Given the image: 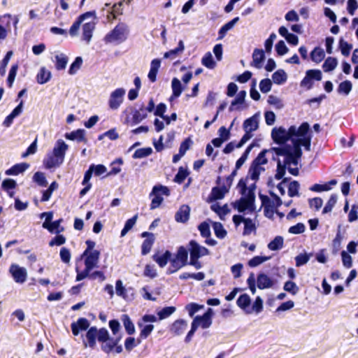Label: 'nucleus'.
Wrapping results in <instances>:
<instances>
[{
  "instance_id": "4be33fe9",
  "label": "nucleus",
  "mask_w": 358,
  "mask_h": 358,
  "mask_svg": "<svg viewBox=\"0 0 358 358\" xmlns=\"http://www.w3.org/2000/svg\"><path fill=\"white\" fill-rule=\"evenodd\" d=\"M264 171L265 169L262 165L255 164V163L252 162L250 167L248 175L252 180L256 181L259 179L260 173Z\"/></svg>"
},
{
  "instance_id": "49530a36",
  "label": "nucleus",
  "mask_w": 358,
  "mask_h": 358,
  "mask_svg": "<svg viewBox=\"0 0 358 358\" xmlns=\"http://www.w3.org/2000/svg\"><path fill=\"white\" fill-rule=\"evenodd\" d=\"M271 257L266 256H255L248 262V266L250 267H256L264 262L269 260Z\"/></svg>"
},
{
  "instance_id": "a19ab883",
  "label": "nucleus",
  "mask_w": 358,
  "mask_h": 358,
  "mask_svg": "<svg viewBox=\"0 0 358 358\" xmlns=\"http://www.w3.org/2000/svg\"><path fill=\"white\" fill-rule=\"evenodd\" d=\"M324 52L320 48H315L310 53L311 59L316 62L320 63L324 57Z\"/></svg>"
},
{
  "instance_id": "7ed1b4c3",
  "label": "nucleus",
  "mask_w": 358,
  "mask_h": 358,
  "mask_svg": "<svg viewBox=\"0 0 358 358\" xmlns=\"http://www.w3.org/2000/svg\"><path fill=\"white\" fill-rule=\"evenodd\" d=\"M129 32V27L125 23H119L104 37L106 43L120 44L125 41Z\"/></svg>"
},
{
  "instance_id": "0e129e2a",
  "label": "nucleus",
  "mask_w": 358,
  "mask_h": 358,
  "mask_svg": "<svg viewBox=\"0 0 358 358\" xmlns=\"http://www.w3.org/2000/svg\"><path fill=\"white\" fill-rule=\"evenodd\" d=\"M196 319H199V326H201L203 329L208 328L211 324V319L208 317V315H203V316H196Z\"/></svg>"
},
{
  "instance_id": "c756f323",
  "label": "nucleus",
  "mask_w": 358,
  "mask_h": 358,
  "mask_svg": "<svg viewBox=\"0 0 358 358\" xmlns=\"http://www.w3.org/2000/svg\"><path fill=\"white\" fill-rule=\"evenodd\" d=\"M287 79V73L282 69L276 71L272 75V80L275 84L282 85L286 82Z\"/></svg>"
},
{
  "instance_id": "bb28decb",
  "label": "nucleus",
  "mask_w": 358,
  "mask_h": 358,
  "mask_svg": "<svg viewBox=\"0 0 358 358\" xmlns=\"http://www.w3.org/2000/svg\"><path fill=\"white\" fill-rule=\"evenodd\" d=\"M120 340V337L115 339L107 338L106 341L102 342L101 349L106 353L110 352L118 343Z\"/></svg>"
},
{
  "instance_id": "603ef678",
  "label": "nucleus",
  "mask_w": 358,
  "mask_h": 358,
  "mask_svg": "<svg viewBox=\"0 0 358 358\" xmlns=\"http://www.w3.org/2000/svg\"><path fill=\"white\" fill-rule=\"evenodd\" d=\"M244 231L243 235H250L252 231H255V224L253 221L250 218H246L243 220Z\"/></svg>"
},
{
  "instance_id": "7c9ffc66",
  "label": "nucleus",
  "mask_w": 358,
  "mask_h": 358,
  "mask_svg": "<svg viewBox=\"0 0 358 358\" xmlns=\"http://www.w3.org/2000/svg\"><path fill=\"white\" fill-rule=\"evenodd\" d=\"M245 96L246 92L244 90L240 91L236 95L235 99L231 102V106L229 108V111H233L234 110L238 109V108H236V106L243 103Z\"/></svg>"
},
{
  "instance_id": "f704fd0d",
  "label": "nucleus",
  "mask_w": 358,
  "mask_h": 358,
  "mask_svg": "<svg viewBox=\"0 0 358 358\" xmlns=\"http://www.w3.org/2000/svg\"><path fill=\"white\" fill-rule=\"evenodd\" d=\"M188 251V248L186 249L183 246H180L178 248L175 257L180 262L186 265L187 264Z\"/></svg>"
},
{
  "instance_id": "4d7b16f0",
  "label": "nucleus",
  "mask_w": 358,
  "mask_h": 358,
  "mask_svg": "<svg viewBox=\"0 0 358 358\" xmlns=\"http://www.w3.org/2000/svg\"><path fill=\"white\" fill-rule=\"evenodd\" d=\"M352 83L349 80H345L340 83L338 88V92L339 93H344L345 95H348L352 90Z\"/></svg>"
},
{
  "instance_id": "1a4fd4ad",
  "label": "nucleus",
  "mask_w": 358,
  "mask_h": 358,
  "mask_svg": "<svg viewBox=\"0 0 358 358\" xmlns=\"http://www.w3.org/2000/svg\"><path fill=\"white\" fill-rule=\"evenodd\" d=\"M243 196L236 203V207L239 212H243L247 209H250L255 201V192L252 190L248 191L247 195H243Z\"/></svg>"
},
{
  "instance_id": "de8ad7c7",
  "label": "nucleus",
  "mask_w": 358,
  "mask_h": 358,
  "mask_svg": "<svg viewBox=\"0 0 358 358\" xmlns=\"http://www.w3.org/2000/svg\"><path fill=\"white\" fill-rule=\"evenodd\" d=\"M253 146H254L253 144H250L245 149V150L243 152V154L242 155V156L236 161V169H239L243 166V164L245 162V161L247 160V159L248 157V155H249L250 152H251Z\"/></svg>"
},
{
  "instance_id": "f3484780",
  "label": "nucleus",
  "mask_w": 358,
  "mask_h": 358,
  "mask_svg": "<svg viewBox=\"0 0 358 358\" xmlns=\"http://www.w3.org/2000/svg\"><path fill=\"white\" fill-rule=\"evenodd\" d=\"M187 327V322L184 320H176L171 327V331L173 332L175 335L179 336L186 330Z\"/></svg>"
},
{
  "instance_id": "774afa93",
  "label": "nucleus",
  "mask_w": 358,
  "mask_h": 358,
  "mask_svg": "<svg viewBox=\"0 0 358 358\" xmlns=\"http://www.w3.org/2000/svg\"><path fill=\"white\" fill-rule=\"evenodd\" d=\"M152 194H160L161 196H169L170 194V191L167 187L159 185L153 187Z\"/></svg>"
},
{
  "instance_id": "e2e57ef3",
  "label": "nucleus",
  "mask_w": 358,
  "mask_h": 358,
  "mask_svg": "<svg viewBox=\"0 0 358 358\" xmlns=\"http://www.w3.org/2000/svg\"><path fill=\"white\" fill-rule=\"evenodd\" d=\"M309 130V124L307 122H303L299 128H296V132L293 136L303 137L306 136V134Z\"/></svg>"
},
{
  "instance_id": "864d4df0",
  "label": "nucleus",
  "mask_w": 358,
  "mask_h": 358,
  "mask_svg": "<svg viewBox=\"0 0 358 358\" xmlns=\"http://www.w3.org/2000/svg\"><path fill=\"white\" fill-rule=\"evenodd\" d=\"M83 64V59L80 57H77L75 61L71 64L69 73L70 75H74L80 69Z\"/></svg>"
},
{
  "instance_id": "69168bd1",
  "label": "nucleus",
  "mask_w": 358,
  "mask_h": 358,
  "mask_svg": "<svg viewBox=\"0 0 358 358\" xmlns=\"http://www.w3.org/2000/svg\"><path fill=\"white\" fill-rule=\"evenodd\" d=\"M34 180L40 186L45 187L47 185V180L43 173L36 172L34 175Z\"/></svg>"
},
{
  "instance_id": "6ab92c4d",
  "label": "nucleus",
  "mask_w": 358,
  "mask_h": 358,
  "mask_svg": "<svg viewBox=\"0 0 358 358\" xmlns=\"http://www.w3.org/2000/svg\"><path fill=\"white\" fill-rule=\"evenodd\" d=\"M85 131L84 129H77L76 131H73L70 133H66L65 134L66 138L71 141H76L78 142H85L86 143L87 140L85 136Z\"/></svg>"
},
{
  "instance_id": "a878e982",
  "label": "nucleus",
  "mask_w": 358,
  "mask_h": 358,
  "mask_svg": "<svg viewBox=\"0 0 358 358\" xmlns=\"http://www.w3.org/2000/svg\"><path fill=\"white\" fill-rule=\"evenodd\" d=\"M238 20H239V17H236L234 18L232 20L226 23L224 25H223L219 30L218 39H220V40L222 39L227 34V31H229L230 29H231Z\"/></svg>"
},
{
  "instance_id": "37998d69",
  "label": "nucleus",
  "mask_w": 358,
  "mask_h": 358,
  "mask_svg": "<svg viewBox=\"0 0 358 358\" xmlns=\"http://www.w3.org/2000/svg\"><path fill=\"white\" fill-rule=\"evenodd\" d=\"M148 115L145 109L141 107L139 110H136L132 117L133 122L136 124L141 122L142 120L147 117Z\"/></svg>"
},
{
  "instance_id": "13d9d810",
  "label": "nucleus",
  "mask_w": 358,
  "mask_h": 358,
  "mask_svg": "<svg viewBox=\"0 0 358 358\" xmlns=\"http://www.w3.org/2000/svg\"><path fill=\"white\" fill-rule=\"evenodd\" d=\"M150 148H140L135 151L133 157L134 159H141L149 156L152 153Z\"/></svg>"
},
{
  "instance_id": "423d86ee",
  "label": "nucleus",
  "mask_w": 358,
  "mask_h": 358,
  "mask_svg": "<svg viewBox=\"0 0 358 358\" xmlns=\"http://www.w3.org/2000/svg\"><path fill=\"white\" fill-rule=\"evenodd\" d=\"M8 273L15 282L23 284L26 282L28 276L27 270L19 264L13 263L8 268Z\"/></svg>"
},
{
  "instance_id": "393cba45",
  "label": "nucleus",
  "mask_w": 358,
  "mask_h": 358,
  "mask_svg": "<svg viewBox=\"0 0 358 358\" xmlns=\"http://www.w3.org/2000/svg\"><path fill=\"white\" fill-rule=\"evenodd\" d=\"M171 88L173 91V94L170 97V100H172L174 98H178V96H180L183 90L181 82L176 78H173L172 79Z\"/></svg>"
},
{
  "instance_id": "20e7f679",
  "label": "nucleus",
  "mask_w": 358,
  "mask_h": 358,
  "mask_svg": "<svg viewBox=\"0 0 358 358\" xmlns=\"http://www.w3.org/2000/svg\"><path fill=\"white\" fill-rule=\"evenodd\" d=\"M188 250L190 254L189 264L194 266L196 269L201 268V264L199 259L208 255L209 250L206 248L199 245L196 241L192 240L188 244Z\"/></svg>"
},
{
  "instance_id": "6e6d98bb",
  "label": "nucleus",
  "mask_w": 358,
  "mask_h": 358,
  "mask_svg": "<svg viewBox=\"0 0 358 358\" xmlns=\"http://www.w3.org/2000/svg\"><path fill=\"white\" fill-rule=\"evenodd\" d=\"M300 185L299 182L294 180L288 186V194L290 197L299 196V189Z\"/></svg>"
},
{
  "instance_id": "dca6fc26",
  "label": "nucleus",
  "mask_w": 358,
  "mask_h": 358,
  "mask_svg": "<svg viewBox=\"0 0 358 358\" xmlns=\"http://www.w3.org/2000/svg\"><path fill=\"white\" fill-rule=\"evenodd\" d=\"M265 59V55L263 50L255 49L252 54V66L257 69H261L262 67V62Z\"/></svg>"
},
{
  "instance_id": "8fccbe9b",
  "label": "nucleus",
  "mask_w": 358,
  "mask_h": 358,
  "mask_svg": "<svg viewBox=\"0 0 358 358\" xmlns=\"http://www.w3.org/2000/svg\"><path fill=\"white\" fill-rule=\"evenodd\" d=\"M137 218H138V215H135L133 217L129 219L126 222L124 227L121 231L122 237L124 236L127 234V232L133 228V227L134 226V224L136 222Z\"/></svg>"
},
{
  "instance_id": "72a5a7b5",
  "label": "nucleus",
  "mask_w": 358,
  "mask_h": 358,
  "mask_svg": "<svg viewBox=\"0 0 358 358\" xmlns=\"http://www.w3.org/2000/svg\"><path fill=\"white\" fill-rule=\"evenodd\" d=\"M283 243V238L278 236L268 244V248L273 251L278 250L282 248Z\"/></svg>"
},
{
  "instance_id": "f257e3e1",
  "label": "nucleus",
  "mask_w": 358,
  "mask_h": 358,
  "mask_svg": "<svg viewBox=\"0 0 358 358\" xmlns=\"http://www.w3.org/2000/svg\"><path fill=\"white\" fill-rule=\"evenodd\" d=\"M310 136H306L300 137L298 139H293L292 141V146L285 145L281 148H273L276 155L280 157L278 159L276 179L280 180L282 178L285 174L286 169L293 176L299 174L297 165L302 155L301 146H304L306 150H310Z\"/></svg>"
},
{
  "instance_id": "5701e85b",
  "label": "nucleus",
  "mask_w": 358,
  "mask_h": 358,
  "mask_svg": "<svg viewBox=\"0 0 358 358\" xmlns=\"http://www.w3.org/2000/svg\"><path fill=\"white\" fill-rule=\"evenodd\" d=\"M172 255L171 252L169 250H166L164 253L162 255H153V260L158 264V265L163 268L166 264L168 261L171 259Z\"/></svg>"
},
{
  "instance_id": "412c9836",
  "label": "nucleus",
  "mask_w": 358,
  "mask_h": 358,
  "mask_svg": "<svg viewBox=\"0 0 358 358\" xmlns=\"http://www.w3.org/2000/svg\"><path fill=\"white\" fill-rule=\"evenodd\" d=\"M337 184V181L336 180H331L327 183L324 184H315L313 186H311L309 189L313 192H326L329 191L331 189V187L334 185H336Z\"/></svg>"
},
{
  "instance_id": "9b49d317",
  "label": "nucleus",
  "mask_w": 358,
  "mask_h": 358,
  "mask_svg": "<svg viewBox=\"0 0 358 358\" xmlns=\"http://www.w3.org/2000/svg\"><path fill=\"white\" fill-rule=\"evenodd\" d=\"M68 148V145L63 140L59 139L56 141L52 153L64 161Z\"/></svg>"
},
{
  "instance_id": "c9c22d12",
  "label": "nucleus",
  "mask_w": 358,
  "mask_h": 358,
  "mask_svg": "<svg viewBox=\"0 0 358 358\" xmlns=\"http://www.w3.org/2000/svg\"><path fill=\"white\" fill-rule=\"evenodd\" d=\"M215 236L220 239L224 238L227 235V231L220 222H211Z\"/></svg>"
},
{
  "instance_id": "f03ea898",
  "label": "nucleus",
  "mask_w": 358,
  "mask_h": 358,
  "mask_svg": "<svg viewBox=\"0 0 358 358\" xmlns=\"http://www.w3.org/2000/svg\"><path fill=\"white\" fill-rule=\"evenodd\" d=\"M95 12L90 11L80 15L73 22L69 29L72 37L78 36L82 25V39L87 44L90 42L92 33L95 29Z\"/></svg>"
},
{
  "instance_id": "f8f14e48",
  "label": "nucleus",
  "mask_w": 358,
  "mask_h": 358,
  "mask_svg": "<svg viewBox=\"0 0 358 358\" xmlns=\"http://www.w3.org/2000/svg\"><path fill=\"white\" fill-rule=\"evenodd\" d=\"M72 333L74 336H78L80 331H85L90 327V322L86 318H79L77 322H73L71 325Z\"/></svg>"
},
{
  "instance_id": "338daca9",
  "label": "nucleus",
  "mask_w": 358,
  "mask_h": 358,
  "mask_svg": "<svg viewBox=\"0 0 358 358\" xmlns=\"http://www.w3.org/2000/svg\"><path fill=\"white\" fill-rule=\"evenodd\" d=\"M199 230L200 231L201 235L204 238H208L210 236V225L206 222L199 224Z\"/></svg>"
},
{
  "instance_id": "cd10ccee",
  "label": "nucleus",
  "mask_w": 358,
  "mask_h": 358,
  "mask_svg": "<svg viewBox=\"0 0 358 358\" xmlns=\"http://www.w3.org/2000/svg\"><path fill=\"white\" fill-rule=\"evenodd\" d=\"M258 128V120L255 116H252L246 120L243 123V129L245 131L252 132Z\"/></svg>"
},
{
  "instance_id": "2f4dec72",
  "label": "nucleus",
  "mask_w": 358,
  "mask_h": 358,
  "mask_svg": "<svg viewBox=\"0 0 358 358\" xmlns=\"http://www.w3.org/2000/svg\"><path fill=\"white\" fill-rule=\"evenodd\" d=\"M55 66L57 70H63L66 68L68 63V57L64 53H59L55 55Z\"/></svg>"
},
{
  "instance_id": "052dcab7",
  "label": "nucleus",
  "mask_w": 358,
  "mask_h": 358,
  "mask_svg": "<svg viewBox=\"0 0 358 358\" xmlns=\"http://www.w3.org/2000/svg\"><path fill=\"white\" fill-rule=\"evenodd\" d=\"M339 45L342 55H344L345 57L349 56L350 50L352 48V44L348 43L343 39H341Z\"/></svg>"
},
{
  "instance_id": "58836bf2",
  "label": "nucleus",
  "mask_w": 358,
  "mask_h": 358,
  "mask_svg": "<svg viewBox=\"0 0 358 358\" xmlns=\"http://www.w3.org/2000/svg\"><path fill=\"white\" fill-rule=\"evenodd\" d=\"M273 148H271L269 150H262L258 155V156L254 159V161L252 162L255 163V164L262 165V166L266 164L268 162V159L266 157V154L268 152H273V151L275 152Z\"/></svg>"
},
{
  "instance_id": "e433bc0d",
  "label": "nucleus",
  "mask_w": 358,
  "mask_h": 358,
  "mask_svg": "<svg viewBox=\"0 0 358 358\" xmlns=\"http://www.w3.org/2000/svg\"><path fill=\"white\" fill-rule=\"evenodd\" d=\"M201 63L208 69H213L215 67L216 63L213 59V55L210 52H208L203 57Z\"/></svg>"
},
{
  "instance_id": "0eeeda50",
  "label": "nucleus",
  "mask_w": 358,
  "mask_h": 358,
  "mask_svg": "<svg viewBox=\"0 0 358 358\" xmlns=\"http://www.w3.org/2000/svg\"><path fill=\"white\" fill-rule=\"evenodd\" d=\"M99 256L100 252L98 250H94L90 252L89 250L84 251L82 257H85V266L87 271H91L93 268L98 266Z\"/></svg>"
},
{
  "instance_id": "c85d7f7f",
  "label": "nucleus",
  "mask_w": 358,
  "mask_h": 358,
  "mask_svg": "<svg viewBox=\"0 0 358 358\" xmlns=\"http://www.w3.org/2000/svg\"><path fill=\"white\" fill-rule=\"evenodd\" d=\"M210 208L219 215L221 220H224V216L230 212V209L227 204L220 206L218 203H215L210 206Z\"/></svg>"
},
{
  "instance_id": "ea45409f",
  "label": "nucleus",
  "mask_w": 358,
  "mask_h": 358,
  "mask_svg": "<svg viewBox=\"0 0 358 358\" xmlns=\"http://www.w3.org/2000/svg\"><path fill=\"white\" fill-rule=\"evenodd\" d=\"M338 62L334 57H328L324 62L322 67L325 72L333 71L337 66Z\"/></svg>"
},
{
  "instance_id": "5fc2aeb1",
  "label": "nucleus",
  "mask_w": 358,
  "mask_h": 358,
  "mask_svg": "<svg viewBox=\"0 0 358 358\" xmlns=\"http://www.w3.org/2000/svg\"><path fill=\"white\" fill-rule=\"evenodd\" d=\"M263 309V300L260 296H257L252 304V308L250 310H247L248 313H252V312H255L256 313H260Z\"/></svg>"
},
{
  "instance_id": "09e8293b",
  "label": "nucleus",
  "mask_w": 358,
  "mask_h": 358,
  "mask_svg": "<svg viewBox=\"0 0 358 358\" xmlns=\"http://www.w3.org/2000/svg\"><path fill=\"white\" fill-rule=\"evenodd\" d=\"M150 197H152L150 204L151 210H154L158 208L164 200L160 194H152V191L150 194Z\"/></svg>"
},
{
  "instance_id": "c03bdc74",
  "label": "nucleus",
  "mask_w": 358,
  "mask_h": 358,
  "mask_svg": "<svg viewBox=\"0 0 358 358\" xmlns=\"http://www.w3.org/2000/svg\"><path fill=\"white\" fill-rule=\"evenodd\" d=\"M313 256L312 253H301L295 257L296 266L300 267L309 261L310 258Z\"/></svg>"
},
{
  "instance_id": "4c0bfd02",
  "label": "nucleus",
  "mask_w": 358,
  "mask_h": 358,
  "mask_svg": "<svg viewBox=\"0 0 358 358\" xmlns=\"http://www.w3.org/2000/svg\"><path fill=\"white\" fill-rule=\"evenodd\" d=\"M170 266L169 267L167 270V273L169 274L173 273L178 271L180 268L185 266L184 264L180 262L178 259H177L176 257H173V259H170Z\"/></svg>"
},
{
  "instance_id": "473e14b6",
  "label": "nucleus",
  "mask_w": 358,
  "mask_h": 358,
  "mask_svg": "<svg viewBox=\"0 0 358 358\" xmlns=\"http://www.w3.org/2000/svg\"><path fill=\"white\" fill-rule=\"evenodd\" d=\"M50 77L51 73L43 67L37 75V82L39 84H45L50 79Z\"/></svg>"
},
{
  "instance_id": "ddd939ff",
  "label": "nucleus",
  "mask_w": 358,
  "mask_h": 358,
  "mask_svg": "<svg viewBox=\"0 0 358 358\" xmlns=\"http://www.w3.org/2000/svg\"><path fill=\"white\" fill-rule=\"evenodd\" d=\"M63 160L57 157L53 153L50 152L47 155L45 158L43 159V164L46 169H52L59 166L62 163Z\"/></svg>"
},
{
  "instance_id": "39448f33",
  "label": "nucleus",
  "mask_w": 358,
  "mask_h": 358,
  "mask_svg": "<svg viewBox=\"0 0 358 358\" xmlns=\"http://www.w3.org/2000/svg\"><path fill=\"white\" fill-rule=\"evenodd\" d=\"M296 131V127L295 126H291L287 131L282 127L273 128L271 136L275 143L282 144L291 138Z\"/></svg>"
},
{
  "instance_id": "3c124183",
  "label": "nucleus",
  "mask_w": 358,
  "mask_h": 358,
  "mask_svg": "<svg viewBox=\"0 0 358 358\" xmlns=\"http://www.w3.org/2000/svg\"><path fill=\"white\" fill-rule=\"evenodd\" d=\"M250 304V298L246 294H241L237 300V305L243 310H246V308L249 307Z\"/></svg>"
},
{
  "instance_id": "6e6552de",
  "label": "nucleus",
  "mask_w": 358,
  "mask_h": 358,
  "mask_svg": "<svg viewBox=\"0 0 358 358\" xmlns=\"http://www.w3.org/2000/svg\"><path fill=\"white\" fill-rule=\"evenodd\" d=\"M125 93L126 91L123 88H117L112 92L108 100L110 108L112 110H117L123 102Z\"/></svg>"
},
{
  "instance_id": "680f3d73",
  "label": "nucleus",
  "mask_w": 358,
  "mask_h": 358,
  "mask_svg": "<svg viewBox=\"0 0 358 358\" xmlns=\"http://www.w3.org/2000/svg\"><path fill=\"white\" fill-rule=\"evenodd\" d=\"M337 201V196L335 194H332L329 199L328 200L327 203H326L324 208H323V213H327L332 210L334 206L336 203Z\"/></svg>"
},
{
  "instance_id": "bf43d9fd",
  "label": "nucleus",
  "mask_w": 358,
  "mask_h": 358,
  "mask_svg": "<svg viewBox=\"0 0 358 358\" xmlns=\"http://www.w3.org/2000/svg\"><path fill=\"white\" fill-rule=\"evenodd\" d=\"M176 311V308L173 306L165 307L158 312L157 315L159 320L165 319L169 317Z\"/></svg>"
},
{
  "instance_id": "a211bd4d",
  "label": "nucleus",
  "mask_w": 358,
  "mask_h": 358,
  "mask_svg": "<svg viewBox=\"0 0 358 358\" xmlns=\"http://www.w3.org/2000/svg\"><path fill=\"white\" fill-rule=\"evenodd\" d=\"M96 338H97V329L92 327L86 334L87 343L84 341L85 346L93 348L96 345Z\"/></svg>"
},
{
  "instance_id": "2eb2a0df",
  "label": "nucleus",
  "mask_w": 358,
  "mask_h": 358,
  "mask_svg": "<svg viewBox=\"0 0 358 358\" xmlns=\"http://www.w3.org/2000/svg\"><path fill=\"white\" fill-rule=\"evenodd\" d=\"M190 208L187 205H182L175 215L176 221L178 222H185L189 220Z\"/></svg>"
},
{
  "instance_id": "79ce46f5",
  "label": "nucleus",
  "mask_w": 358,
  "mask_h": 358,
  "mask_svg": "<svg viewBox=\"0 0 358 358\" xmlns=\"http://www.w3.org/2000/svg\"><path fill=\"white\" fill-rule=\"evenodd\" d=\"M27 167H28V165L26 164H16V165L13 166V167H11L10 169H8L6 171V174L8 176L17 175V174L24 171Z\"/></svg>"
},
{
  "instance_id": "aec40b11",
  "label": "nucleus",
  "mask_w": 358,
  "mask_h": 358,
  "mask_svg": "<svg viewBox=\"0 0 358 358\" xmlns=\"http://www.w3.org/2000/svg\"><path fill=\"white\" fill-rule=\"evenodd\" d=\"M229 192V188L226 186H222L221 187H215L212 189L211 193L210 195V200H218L222 199L224 197L226 193Z\"/></svg>"
},
{
  "instance_id": "b1692460",
  "label": "nucleus",
  "mask_w": 358,
  "mask_h": 358,
  "mask_svg": "<svg viewBox=\"0 0 358 358\" xmlns=\"http://www.w3.org/2000/svg\"><path fill=\"white\" fill-rule=\"evenodd\" d=\"M62 219L56 220L55 222L48 223H43V227L48 229L51 233L59 234L64 230V228L61 227Z\"/></svg>"
},
{
  "instance_id": "a18cd8bd",
  "label": "nucleus",
  "mask_w": 358,
  "mask_h": 358,
  "mask_svg": "<svg viewBox=\"0 0 358 358\" xmlns=\"http://www.w3.org/2000/svg\"><path fill=\"white\" fill-rule=\"evenodd\" d=\"M122 320L127 332L129 334H133L135 332V327L129 317L127 315H123Z\"/></svg>"
},
{
  "instance_id": "4468645a",
  "label": "nucleus",
  "mask_w": 358,
  "mask_h": 358,
  "mask_svg": "<svg viewBox=\"0 0 358 358\" xmlns=\"http://www.w3.org/2000/svg\"><path fill=\"white\" fill-rule=\"evenodd\" d=\"M257 285L260 289H268L273 287V281L265 273H260L257 278Z\"/></svg>"
},
{
  "instance_id": "9d476101",
  "label": "nucleus",
  "mask_w": 358,
  "mask_h": 358,
  "mask_svg": "<svg viewBox=\"0 0 358 358\" xmlns=\"http://www.w3.org/2000/svg\"><path fill=\"white\" fill-rule=\"evenodd\" d=\"M142 237L146 238L141 246V253L143 255L148 254L155 241V236L152 233L145 231L141 234Z\"/></svg>"
}]
</instances>
